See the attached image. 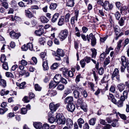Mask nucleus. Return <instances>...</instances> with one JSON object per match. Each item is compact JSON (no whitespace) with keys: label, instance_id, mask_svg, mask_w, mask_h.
<instances>
[{"label":"nucleus","instance_id":"obj_28","mask_svg":"<svg viewBox=\"0 0 129 129\" xmlns=\"http://www.w3.org/2000/svg\"><path fill=\"white\" fill-rule=\"evenodd\" d=\"M0 85L3 87H5L7 85V83L6 80L2 79H0Z\"/></svg>","mask_w":129,"mask_h":129},{"label":"nucleus","instance_id":"obj_36","mask_svg":"<svg viewBox=\"0 0 129 129\" xmlns=\"http://www.w3.org/2000/svg\"><path fill=\"white\" fill-rule=\"evenodd\" d=\"M59 14L58 13H56L53 16L52 19V21L54 22L57 20Z\"/></svg>","mask_w":129,"mask_h":129},{"label":"nucleus","instance_id":"obj_52","mask_svg":"<svg viewBox=\"0 0 129 129\" xmlns=\"http://www.w3.org/2000/svg\"><path fill=\"white\" fill-rule=\"evenodd\" d=\"M61 70L63 74L65 76L68 71V69L66 68L63 67L61 69Z\"/></svg>","mask_w":129,"mask_h":129},{"label":"nucleus","instance_id":"obj_6","mask_svg":"<svg viewBox=\"0 0 129 129\" xmlns=\"http://www.w3.org/2000/svg\"><path fill=\"white\" fill-rule=\"evenodd\" d=\"M59 105V104H55L53 103H51L49 104V108L51 111H55Z\"/></svg>","mask_w":129,"mask_h":129},{"label":"nucleus","instance_id":"obj_42","mask_svg":"<svg viewBox=\"0 0 129 129\" xmlns=\"http://www.w3.org/2000/svg\"><path fill=\"white\" fill-rule=\"evenodd\" d=\"M123 96H121L120 97H122V98H124V100L127 98L128 91L127 90H125L123 92Z\"/></svg>","mask_w":129,"mask_h":129},{"label":"nucleus","instance_id":"obj_62","mask_svg":"<svg viewBox=\"0 0 129 129\" xmlns=\"http://www.w3.org/2000/svg\"><path fill=\"white\" fill-rule=\"evenodd\" d=\"M42 129H49V125L47 123L44 124L42 125Z\"/></svg>","mask_w":129,"mask_h":129},{"label":"nucleus","instance_id":"obj_1","mask_svg":"<svg viewBox=\"0 0 129 129\" xmlns=\"http://www.w3.org/2000/svg\"><path fill=\"white\" fill-rule=\"evenodd\" d=\"M56 119L57 123L59 124H64L65 123V119L64 117L60 114H57L56 116Z\"/></svg>","mask_w":129,"mask_h":129},{"label":"nucleus","instance_id":"obj_31","mask_svg":"<svg viewBox=\"0 0 129 129\" xmlns=\"http://www.w3.org/2000/svg\"><path fill=\"white\" fill-rule=\"evenodd\" d=\"M122 42V40H120L117 43V47L115 48V51L117 52L119 51V50L121 47V44Z\"/></svg>","mask_w":129,"mask_h":129},{"label":"nucleus","instance_id":"obj_64","mask_svg":"<svg viewBox=\"0 0 129 129\" xmlns=\"http://www.w3.org/2000/svg\"><path fill=\"white\" fill-rule=\"evenodd\" d=\"M128 8V7L125 6H123L121 7L120 8V11H121V12L122 13L123 11H124L125 10H126Z\"/></svg>","mask_w":129,"mask_h":129},{"label":"nucleus","instance_id":"obj_26","mask_svg":"<svg viewBox=\"0 0 129 129\" xmlns=\"http://www.w3.org/2000/svg\"><path fill=\"white\" fill-rule=\"evenodd\" d=\"M64 53L63 50L61 49H58L57 51V55L63 57L64 55Z\"/></svg>","mask_w":129,"mask_h":129},{"label":"nucleus","instance_id":"obj_47","mask_svg":"<svg viewBox=\"0 0 129 129\" xmlns=\"http://www.w3.org/2000/svg\"><path fill=\"white\" fill-rule=\"evenodd\" d=\"M118 120L115 119V121L112 123V125L113 127H118L119 125V123L118 122Z\"/></svg>","mask_w":129,"mask_h":129},{"label":"nucleus","instance_id":"obj_24","mask_svg":"<svg viewBox=\"0 0 129 129\" xmlns=\"http://www.w3.org/2000/svg\"><path fill=\"white\" fill-rule=\"evenodd\" d=\"M64 16H62L59 19L58 24L59 26H61L64 23Z\"/></svg>","mask_w":129,"mask_h":129},{"label":"nucleus","instance_id":"obj_11","mask_svg":"<svg viewBox=\"0 0 129 129\" xmlns=\"http://www.w3.org/2000/svg\"><path fill=\"white\" fill-rule=\"evenodd\" d=\"M61 75L59 74H57L54 77V80L56 83V84H57L61 82Z\"/></svg>","mask_w":129,"mask_h":129},{"label":"nucleus","instance_id":"obj_17","mask_svg":"<svg viewBox=\"0 0 129 129\" xmlns=\"http://www.w3.org/2000/svg\"><path fill=\"white\" fill-rule=\"evenodd\" d=\"M43 70L46 71L47 70L49 69L47 60H44L42 64Z\"/></svg>","mask_w":129,"mask_h":129},{"label":"nucleus","instance_id":"obj_13","mask_svg":"<svg viewBox=\"0 0 129 129\" xmlns=\"http://www.w3.org/2000/svg\"><path fill=\"white\" fill-rule=\"evenodd\" d=\"M0 4L5 9H7L8 8V4L7 0H0Z\"/></svg>","mask_w":129,"mask_h":129},{"label":"nucleus","instance_id":"obj_34","mask_svg":"<svg viewBox=\"0 0 129 129\" xmlns=\"http://www.w3.org/2000/svg\"><path fill=\"white\" fill-rule=\"evenodd\" d=\"M77 122L79 126V128H81L82 127V124L84 123V121L83 119L80 118L78 120Z\"/></svg>","mask_w":129,"mask_h":129},{"label":"nucleus","instance_id":"obj_3","mask_svg":"<svg viewBox=\"0 0 129 129\" xmlns=\"http://www.w3.org/2000/svg\"><path fill=\"white\" fill-rule=\"evenodd\" d=\"M115 77L118 81H120V76L119 74V70L118 69L116 68L114 69L111 76L112 79V80H114Z\"/></svg>","mask_w":129,"mask_h":129},{"label":"nucleus","instance_id":"obj_32","mask_svg":"<svg viewBox=\"0 0 129 129\" xmlns=\"http://www.w3.org/2000/svg\"><path fill=\"white\" fill-rule=\"evenodd\" d=\"M29 9H29L28 10H26L25 12L26 16L28 18H30L33 17V15L32 13L29 11Z\"/></svg>","mask_w":129,"mask_h":129},{"label":"nucleus","instance_id":"obj_18","mask_svg":"<svg viewBox=\"0 0 129 129\" xmlns=\"http://www.w3.org/2000/svg\"><path fill=\"white\" fill-rule=\"evenodd\" d=\"M72 91L71 89L69 88H66L64 91L63 94L62 98H64L68 94L71 93Z\"/></svg>","mask_w":129,"mask_h":129},{"label":"nucleus","instance_id":"obj_7","mask_svg":"<svg viewBox=\"0 0 129 129\" xmlns=\"http://www.w3.org/2000/svg\"><path fill=\"white\" fill-rule=\"evenodd\" d=\"M10 35L12 38L16 39H18L21 35L20 33H16L13 30L12 31L10 32Z\"/></svg>","mask_w":129,"mask_h":129},{"label":"nucleus","instance_id":"obj_54","mask_svg":"<svg viewBox=\"0 0 129 129\" xmlns=\"http://www.w3.org/2000/svg\"><path fill=\"white\" fill-rule=\"evenodd\" d=\"M19 63H20V64L23 66H25L27 64V61L23 59H22L21 61H19Z\"/></svg>","mask_w":129,"mask_h":129},{"label":"nucleus","instance_id":"obj_50","mask_svg":"<svg viewBox=\"0 0 129 129\" xmlns=\"http://www.w3.org/2000/svg\"><path fill=\"white\" fill-rule=\"evenodd\" d=\"M44 38H40L39 40V43L42 45H44L45 43Z\"/></svg>","mask_w":129,"mask_h":129},{"label":"nucleus","instance_id":"obj_57","mask_svg":"<svg viewBox=\"0 0 129 129\" xmlns=\"http://www.w3.org/2000/svg\"><path fill=\"white\" fill-rule=\"evenodd\" d=\"M70 15L69 13L66 14L65 16V21L66 22H68L69 21V19L70 17Z\"/></svg>","mask_w":129,"mask_h":129},{"label":"nucleus","instance_id":"obj_56","mask_svg":"<svg viewBox=\"0 0 129 129\" xmlns=\"http://www.w3.org/2000/svg\"><path fill=\"white\" fill-rule=\"evenodd\" d=\"M5 74L6 76L8 77L13 78L14 77L12 74L10 72H7Z\"/></svg>","mask_w":129,"mask_h":129},{"label":"nucleus","instance_id":"obj_30","mask_svg":"<svg viewBox=\"0 0 129 129\" xmlns=\"http://www.w3.org/2000/svg\"><path fill=\"white\" fill-rule=\"evenodd\" d=\"M77 100L76 105L79 106L82 105L84 103V100L82 98H79Z\"/></svg>","mask_w":129,"mask_h":129},{"label":"nucleus","instance_id":"obj_2","mask_svg":"<svg viewBox=\"0 0 129 129\" xmlns=\"http://www.w3.org/2000/svg\"><path fill=\"white\" fill-rule=\"evenodd\" d=\"M69 32L67 29H64L61 31L59 36L60 41H62L67 37Z\"/></svg>","mask_w":129,"mask_h":129},{"label":"nucleus","instance_id":"obj_53","mask_svg":"<svg viewBox=\"0 0 129 129\" xmlns=\"http://www.w3.org/2000/svg\"><path fill=\"white\" fill-rule=\"evenodd\" d=\"M118 114L122 119L124 120H126V117L125 114H121L119 112H118Z\"/></svg>","mask_w":129,"mask_h":129},{"label":"nucleus","instance_id":"obj_61","mask_svg":"<svg viewBox=\"0 0 129 129\" xmlns=\"http://www.w3.org/2000/svg\"><path fill=\"white\" fill-rule=\"evenodd\" d=\"M10 17L11 18V20L12 21L17 20H18V19L19 18L18 16H14V17H13V16L12 15L10 16Z\"/></svg>","mask_w":129,"mask_h":129},{"label":"nucleus","instance_id":"obj_55","mask_svg":"<svg viewBox=\"0 0 129 129\" xmlns=\"http://www.w3.org/2000/svg\"><path fill=\"white\" fill-rule=\"evenodd\" d=\"M3 68L5 70H8L9 68L7 63V62H4L3 64Z\"/></svg>","mask_w":129,"mask_h":129},{"label":"nucleus","instance_id":"obj_5","mask_svg":"<svg viewBox=\"0 0 129 129\" xmlns=\"http://www.w3.org/2000/svg\"><path fill=\"white\" fill-rule=\"evenodd\" d=\"M104 9L106 11H109L111 10L113 6L112 4H110L108 1H105L104 2L103 6Z\"/></svg>","mask_w":129,"mask_h":129},{"label":"nucleus","instance_id":"obj_51","mask_svg":"<svg viewBox=\"0 0 129 129\" xmlns=\"http://www.w3.org/2000/svg\"><path fill=\"white\" fill-rule=\"evenodd\" d=\"M1 61L2 62L4 63L6 59V58L4 54H2L0 58Z\"/></svg>","mask_w":129,"mask_h":129},{"label":"nucleus","instance_id":"obj_16","mask_svg":"<svg viewBox=\"0 0 129 129\" xmlns=\"http://www.w3.org/2000/svg\"><path fill=\"white\" fill-rule=\"evenodd\" d=\"M33 125L34 127L37 129H40L42 128V124L40 122H34Z\"/></svg>","mask_w":129,"mask_h":129},{"label":"nucleus","instance_id":"obj_20","mask_svg":"<svg viewBox=\"0 0 129 129\" xmlns=\"http://www.w3.org/2000/svg\"><path fill=\"white\" fill-rule=\"evenodd\" d=\"M88 86L90 88L91 90L93 91H95V87L94 86V84L91 82H88Z\"/></svg>","mask_w":129,"mask_h":129},{"label":"nucleus","instance_id":"obj_40","mask_svg":"<svg viewBox=\"0 0 129 129\" xmlns=\"http://www.w3.org/2000/svg\"><path fill=\"white\" fill-rule=\"evenodd\" d=\"M81 108L83 110L84 112H86L87 111V105L85 103L80 106Z\"/></svg>","mask_w":129,"mask_h":129},{"label":"nucleus","instance_id":"obj_23","mask_svg":"<svg viewBox=\"0 0 129 129\" xmlns=\"http://www.w3.org/2000/svg\"><path fill=\"white\" fill-rule=\"evenodd\" d=\"M73 101V97L72 96H68L66 98L64 101L65 103H70Z\"/></svg>","mask_w":129,"mask_h":129},{"label":"nucleus","instance_id":"obj_46","mask_svg":"<svg viewBox=\"0 0 129 129\" xmlns=\"http://www.w3.org/2000/svg\"><path fill=\"white\" fill-rule=\"evenodd\" d=\"M57 84L54 81H52L49 84V88H50L53 87H55Z\"/></svg>","mask_w":129,"mask_h":129},{"label":"nucleus","instance_id":"obj_45","mask_svg":"<svg viewBox=\"0 0 129 129\" xmlns=\"http://www.w3.org/2000/svg\"><path fill=\"white\" fill-rule=\"evenodd\" d=\"M64 85L61 84H60L58 85L57 88L58 90L61 91L64 89Z\"/></svg>","mask_w":129,"mask_h":129},{"label":"nucleus","instance_id":"obj_21","mask_svg":"<svg viewBox=\"0 0 129 129\" xmlns=\"http://www.w3.org/2000/svg\"><path fill=\"white\" fill-rule=\"evenodd\" d=\"M19 73V75L22 76L24 75L25 77H28L29 75L28 72H26L24 70H20Z\"/></svg>","mask_w":129,"mask_h":129},{"label":"nucleus","instance_id":"obj_35","mask_svg":"<svg viewBox=\"0 0 129 129\" xmlns=\"http://www.w3.org/2000/svg\"><path fill=\"white\" fill-rule=\"evenodd\" d=\"M125 19L124 17H122L120 18V20L118 21V23L119 25L120 26H122L124 25V20Z\"/></svg>","mask_w":129,"mask_h":129},{"label":"nucleus","instance_id":"obj_44","mask_svg":"<svg viewBox=\"0 0 129 129\" xmlns=\"http://www.w3.org/2000/svg\"><path fill=\"white\" fill-rule=\"evenodd\" d=\"M110 57L106 58L104 62V67H106V66L110 62Z\"/></svg>","mask_w":129,"mask_h":129},{"label":"nucleus","instance_id":"obj_12","mask_svg":"<svg viewBox=\"0 0 129 129\" xmlns=\"http://www.w3.org/2000/svg\"><path fill=\"white\" fill-rule=\"evenodd\" d=\"M125 100L124 98H122V97H120V100L117 101L116 105L118 107H121L123 106V102Z\"/></svg>","mask_w":129,"mask_h":129},{"label":"nucleus","instance_id":"obj_37","mask_svg":"<svg viewBox=\"0 0 129 129\" xmlns=\"http://www.w3.org/2000/svg\"><path fill=\"white\" fill-rule=\"evenodd\" d=\"M41 58L43 59V61L44 60H47V55L46 53L44 52H42L40 54Z\"/></svg>","mask_w":129,"mask_h":129},{"label":"nucleus","instance_id":"obj_63","mask_svg":"<svg viewBox=\"0 0 129 129\" xmlns=\"http://www.w3.org/2000/svg\"><path fill=\"white\" fill-rule=\"evenodd\" d=\"M21 111L22 114H24L27 113V109L25 108H22L21 109Z\"/></svg>","mask_w":129,"mask_h":129},{"label":"nucleus","instance_id":"obj_22","mask_svg":"<svg viewBox=\"0 0 129 129\" xmlns=\"http://www.w3.org/2000/svg\"><path fill=\"white\" fill-rule=\"evenodd\" d=\"M72 88L73 89L72 90H74L75 89V90H79L80 91V92L82 90H83L84 88L83 87L81 86H78L77 85H73L72 87Z\"/></svg>","mask_w":129,"mask_h":129},{"label":"nucleus","instance_id":"obj_41","mask_svg":"<svg viewBox=\"0 0 129 129\" xmlns=\"http://www.w3.org/2000/svg\"><path fill=\"white\" fill-rule=\"evenodd\" d=\"M121 65L126 64V58L124 56H122L121 57Z\"/></svg>","mask_w":129,"mask_h":129},{"label":"nucleus","instance_id":"obj_15","mask_svg":"<svg viewBox=\"0 0 129 129\" xmlns=\"http://www.w3.org/2000/svg\"><path fill=\"white\" fill-rule=\"evenodd\" d=\"M117 87L119 91L121 92L125 89V85L123 83H120L118 85Z\"/></svg>","mask_w":129,"mask_h":129},{"label":"nucleus","instance_id":"obj_8","mask_svg":"<svg viewBox=\"0 0 129 129\" xmlns=\"http://www.w3.org/2000/svg\"><path fill=\"white\" fill-rule=\"evenodd\" d=\"M67 126L64 127L63 129H67L71 128L73 126V123L72 120L70 119H68L66 121Z\"/></svg>","mask_w":129,"mask_h":129},{"label":"nucleus","instance_id":"obj_9","mask_svg":"<svg viewBox=\"0 0 129 129\" xmlns=\"http://www.w3.org/2000/svg\"><path fill=\"white\" fill-rule=\"evenodd\" d=\"M78 15L79 11L77 10H75V16L72 17L71 18V24L73 25L74 24L75 18L76 20H77Z\"/></svg>","mask_w":129,"mask_h":129},{"label":"nucleus","instance_id":"obj_25","mask_svg":"<svg viewBox=\"0 0 129 129\" xmlns=\"http://www.w3.org/2000/svg\"><path fill=\"white\" fill-rule=\"evenodd\" d=\"M73 94L75 98L77 99L80 98V93L76 90H74L73 92Z\"/></svg>","mask_w":129,"mask_h":129},{"label":"nucleus","instance_id":"obj_48","mask_svg":"<svg viewBox=\"0 0 129 129\" xmlns=\"http://www.w3.org/2000/svg\"><path fill=\"white\" fill-rule=\"evenodd\" d=\"M8 110V109L7 108H1L0 109V114H3Z\"/></svg>","mask_w":129,"mask_h":129},{"label":"nucleus","instance_id":"obj_19","mask_svg":"<svg viewBox=\"0 0 129 129\" xmlns=\"http://www.w3.org/2000/svg\"><path fill=\"white\" fill-rule=\"evenodd\" d=\"M40 21L42 23H47L49 21L48 19L44 16H41L39 18Z\"/></svg>","mask_w":129,"mask_h":129},{"label":"nucleus","instance_id":"obj_39","mask_svg":"<svg viewBox=\"0 0 129 129\" xmlns=\"http://www.w3.org/2000/svg\"><path fill=\"white\" fill-rule=\"evenodd\" d=\"M96 120L95 118H91L89 121V123L90 125H94L95 123Z\"/></svg>","mask_w":129,"mask_h":129},{"label":"nucleus","instance_id":"obj_29","mask_svg":"<svg viewBox=\"0 0 129 129\" xmlns=\"http://www.w3.org/2000/svg\"><path fill=\"white\" fill-rule=\"evenodd\" d=\"M113 27L114 32L116 34V36H117L120 31L119 27L117 25L114 26Z\"/></svg>","mask_w":129,"mask_h":129},{"label":"nucleus","instance_id":"obj_10","mask_svg":"<svg viewBox=\"0 0 129 129\" xmlns=\"http://www.w3.org/2000/svg\"><path fill=\"white\" fill-rule=\"evenodd\" d=\"M67 109L68 111L73 112L75 109V106L73 103H71L67 106Z\"/></svg>","mask_w":129,"mask_h":129},{"label":"nucleus","instance_id":"obj_27","mask_svg":"<svg viewBox=\"0 0 129 129\" xmlns=\"http://www.w3.org/2000/svg\"><path fill=\"white\" fill-rule=\"evenodd\" d=\"M75 4L74 0H70L68 1L66 3V6L70 7H73Z\"/></svg>","mask_w":129,"mask_h":129},{"label":"nucleus","instance_id":"obj_60","mask_svg":"<svg viewBox=\"0 0 129 129\" xmlns=\"http://www.w3.org/2000/svg\"><path fill=\"white\" fill-rule=\"evenodd\" d=\"M35 88L36 90L39 91H40L41 89V88L37 84H35Z\"/></svg>","mask_w":129,"mask_h":129},{"label":"nucleus","instance_id":"obj_38","mask_svg":"<svg viewBox=\"0 0 129 129\" xmlns=\"http://www.w3.org/2000/svg\"><path fill=\"white\" fill-rule=\"evenodd\" d=\"M86 37H87V40L89 42L90 41V39H91V40H92L93 39H94V38H95L94 36L92 34V33L90 34L89 35V36H88V35H87Z\"/></svg>","mask_w":129,"mask_h":129},{"label":"nucleus","instance_id":"obj_33","mask_svg":"<svg viewBox=\"0 0 129 129\" xmlns=\"http://www.w3.org/2000/svg\"><path fill=\"white\" fill-rule=\"evenodd\" d=\"M92 52L91 57L92 58H95L97 54L96 50L94 48H92L91 49Z\"/></svg>","mask_w":129,"mask_h":129},{"label":"nucleus","instance_id":"obj_58","mask_svg":"<svg viewBox=\"0 0 129 129\" xmlns=\"http://www.w3.org/2000/svg\"><path fill=\"white\" fill-rule=\"evenodd\" d=\"M27 49H29L31 50H32L33 49V45L31 43H29L27 44Z\"/></svg>","mask_w":129,"mask_h":129},{"label":"nucleus","instance_id":"obj_14","mask_svg":"<svg viewBox=\"0 0 129 129\" xmlns=\"http://www.w3.org/2000/svg\"><path fill=\"white\" fill-rule=\"evenodd\" d=\"M44 33V29L42 28H40L38 30H36L35 32V34L37 36H39L42 35Z\"/></svg>","mask_w":129,"mask_h":129},{"label":"nucleus","instance_id":"obj_4","mask_svg":"<svg viewBox=\"0 0 129 129\" xmlns=\"http://www.w3.org/2000/svg\"><path fill=\"white\" fill-rule=\"evenodd\" d=\"M91 59L90 57H86L84 59H82L80 61V63L81 67L82 68H84L86 64V63L85 62H86L87 63H89L90 62Z\"/></svg>","mask_w":129,"mask_h":129},{"label":"nucleus","instance_id":"obj_43","mask_svg":"<svg viewBox=\"0 0 129 129\" xmlns=\"http://www.w3.org/2000/svg\"><path fill=\"white\" fill-rule=\"evenodd\" d=\"M57 4L56 3H52L50 6V9L51 10H54L57 6Z\"/></svg>","mask_w":129,"mask_h":129},{"label":"nucleus","instance_id":"obj_49","mask_svg":"<svg viewBox=\"0 0 129 129\" xmlns=\"http://www.w3.org/2000/svg\"><path fill=\"white\" fill-rule=\"evenodd\" d=\"M26 3L27 5H31L33 2H36V0H22Z\"/></svg>","mask_w":129,"mask_h":129},{"label":"nucleus","instance_id":"obj_59","mask_svg":"<svg viewBox=\"0 0 129 129\" xmlns=\"http://www.w3.org/2000/svg\"><path fill=\"white\" fill-rule=\"evenodd\" d=\"M81 92L82 95L83 96L84 98H86L87 97V92L85 90H84V89L83 90L81 91Z\"/></svg>","mask_w":129,"mask_h":129}]
</instances>
